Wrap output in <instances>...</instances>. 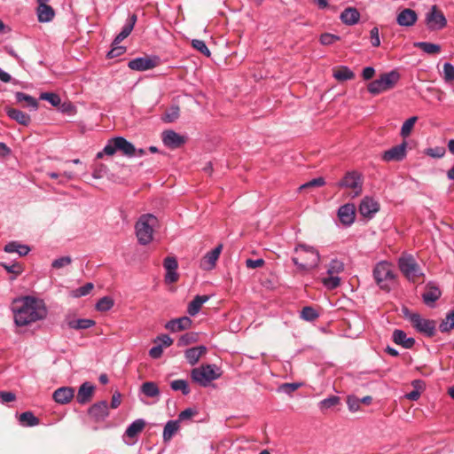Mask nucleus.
I'll use <instances>...</instances> for the list:
<instances>
[{
    "label": "nucleus",
    "instance_id": "58836bf2",
    "mask_svg": "<svg viewBox=\"0 0 454 454\" xmlns=\"http://www.w3.org/2000/svg\"><path fill=\"white\" fill-rule=\"evenodd\" d=\"M141 392L147 397H156L160 395V389L156 383L146 381L141 386Z\"/></svg>",
    "mask_w": 454,
    "mask_h": 454
},
{
    "label": "nucleus",
    "instance_id": "e433bc0d",
    "mask_svg": "<svg viewBox=\"0 0 454 454\" xmlns=\"http://www.w3.org/2000/svg\"><path fill=\"white\" fill-rule=\"evenodd\" d=\"M179 429L178 420H168L163 429V440L168 442Z\"/></svg>",
    "mask_w": 454,
    "mask_h": 454
},
{
    "label": "nucleus",
    "instance_id": "1a4fd4ad",
    "mask_svg": "<svg viewBox=\"0 0 454 454\" xmlns=\"http://www.w3.org/2000/svg\"><path fill=\"white\" fill-rule=\"evenodd\" d=\"M343 270L344 263L338 259H333L328 265V276L322 279L324 286L329 290H333L338 287L340 284L339 274Z\"/></svg>",
    "mask_w": 454,
    "mask_h": 454
},
{
    "label": "nucleus",
    "instance_id": "473e14b6",
    "mask_svg": "<svg viewBox=\"0 0 454 454\" xmlns=\"http://www.w3.org/2000/svg\"><path fill=\"white\" fill-rule=\"evenodd\" d=\"M341 21L346 25H355L359 21L360 13L356 8H346L340 14Z\"/></svg>",
    "mask_w": 454,
    "mask_h": 454
},
{
    "label": "nucleus",
    "instance_id": "c03bdc74",
    "mask_svg": "<svg viewBox=\"0 0 454 454\" xmlns=\"http://www.w3.org/2000/svg\"><path fill=\"white\" fill-rule=\"evenodd\" d=\"M114 301L112 297L104 296L96 303V309L100 312H106L114 307Z\"/></svg>",
    "mask_w": 454,
    "mask_h": 454
},
{
    "label": "nucleus",
    "instance_id": "e2e57ef3",
    "mask_svg": "<svg viewBox=\"0 0 454 454\" xmlns=\"http://www.w3.org/2000/svg\"><path fill=\"white\" fill-rule=\"evenodd\" d=\"M360 403H361L360 398L354 396V395H350L348 397L347 404H348V410L350 411H352V412L357 411L360 408Z\"/></svg>",
    "mask_w": 454,
    "mask_h": 454
},
{
    "label": "nucleus",
    "instance_id": "4468645a",
    "mask_svg": "<svg viewBox=\"0 0 454 454\" xmlns=\"http://www.w3.org/2000/svg\"><path fill=\"white\" fill-rule=\"evenodd\" d=\"M161 138L163 144L171 149L178 148L185 143V137L172 129L165 130Z\"/></svg>",
    "mask_w": 454,
    "mask_h": 454
},
{
    "label": "nucleus",
    "instance_id": "9b49d317",
    "mask_svg": "<svg viewBox=\"0 0 454 454\" xmlns=\"http://www.w3.org/2000/svg\"><path fill=\"white\" fill-rule=\"evenodd\" d=\"M425 23L431 31L441 30L447 25V20L436 5H432L425 15Z\"/></svg>",
    "mask_w": 454,
    "mask_h": 454
},
{
    "label": "nucleus",
    "instance_id": "4c0bfd02",
    "mask_svg": "<svg viewBox=\"0 0 454 454\" xmlns=\"http://www.w3.org/2000/svg\"><path fill=\"white\" fill-rule=\"evenodd\" d=\"M67 325L71 329H88L95 325V321L92 319L80 318L70 320L67 322Z\"/></svg>",
    "mask_w": 454,
    "mask_h": 454
},
{
    "label": "nucleus",
    "instance_id": "de8ad7c7",
    "mask_svg": "<svg viewBox=\"0 0 454 454\" xmlns=\"http://www.w3.org/2000/svg\"><path fill=\"white\" fill-rule=\"evenodd\" d=\"M170 387L174 391H181L184 395H187L190 393V387L185 380H176L171 381Z\"/></svg>",
    "mask_w": 454,
    "mask_h": 454
},
{
    "label": "nucleus",
    "instance_id": "774afa93",
    "mask_svg": "<svg viewBox=\"0 0 454 454\" xmlns=\"http://www.w3.org/2000/svg\"><path fill=\"white\" fill-rule=\"evenodd\" d=\"M197 411L192 408H187L181 411L178 415V422L192 419Z\"/></svg>",
    "mask_w": 454,
    "mask_h": 454
},
{
    "label": "nucleus",
    "instance_id": "2f4dec72",
    "mask_svg": "<svg viewBox=\"0 0 454 454\" xmlns=\"http://www.w3.org/2000/svg\"><path fill=\"white\" fill-rule=\"evenodd\" d=\"M208 296L207 295H196L193 300L192 301L189 302L188 304V307H187V313L191 316V317H194L196 316L202 305L207 302L208 301Z\"/></svg>",
    "mask_w": 454,
    "mask_h": 454
},
{
    "label": "nucleus",
    "instance_id": "393cba45",
    "mask_svg": "<svg viewBox=\"0 0 454 454\" xmlns=\"http://www.w3.org/2000/svg\"><path fill=\"white\" fill-rule=\"evenodd\" d=\"M393 341L404 348H411L415 344V339L407 337V334L399 329H395L392 334Z\"/></svg>",
    "mask_w": 454,
    "mask_h": 454
},
{
    "label": "nucleus",
    "instance_id": "aec40b11",
    "mask_svg": "<svg viewBox=\"0 0 454 454\" xmlns=\"http://www.w3.org/2000/svg\"><path fill=\"white\" fill-rule=\"evenodd\" d=\"M355 206L353 204H345L340 207L338 210V217L344 225H351L355 221Z\"/></svg>",
    "mask_w": 454,
    "mask_h": 454
},
{
    "label": "nucleus",
    "instance_id": "4d7b16f0",
    "mask_svg": "<svg viewBox=\"0 0 454 454\" xmlns=\"http://www.w3.org/2000/svg\"><path fill=\"white\" fill-rule=\"evenodd\" d=\"M301 386L302 383L301 382L284 383L279 386L278 391L287 395H291L293 392L296 391Z\"/></svg>",
    "mask_w": 454,
    "mask_h": 454
},
{
    "label": "nucleus",
    "instance_id": "7ed1b4c3",
    "mask_svg": "<svg viewBox=\"0 0 454 454\" xmlns=\"http://www.w3.org/2000/svg\"><path fill=\"white\" fill-rule=\"evenodd\" d=\"M158 219L152 214L142 215L135 224L136 236L140 245H148L153 239Z\"/></svg>",
    "mask_w": 454,
    "mask_h": 454
},
{
    "label": "nucleus",
    "instance_id": "3c124183",
    "mask_svg": "<svg viewBox=\"0 0 454 454\" xmlns=\"http://www.w3.org/2000/svg\"><path fill=\"white\" fill-rule=\"evenodd\" d=\"M417 120H418L417 116H412V117H410L409 119H407L403 123L402 128H401V136L402 137H406L411 134Z\"/></svg>",
    "mask_w": 454,
    "mask_h": 454
},
{
    "label": "nucleus",
    "instance_id": "6e6d98bb",
    "mask_svg": "<svg viewBox=\"0 0 454 454\" xmlns=\"http://www.w3.org/2000/svg\"><path fill=\"white\" fill-rule=\"evenodd\" d=\"M179 116V107L177 106H171L163 115L162 120L165 122H173Z\"/></svg>",
    "mask_w": 454,
    "mask_h": 454
},
{
    "label": "nucleus",
    "instance_id": "412c9836",
    "mask_svg": "<svg viewBox=\"0 0 454 454\" xmlns=\"http://www.w3.org/2000/svg\"><path fill=\"white\" fill-rule=\"evenodd\" d=\"M89 414L98 421H102L108 417V403L101 401L94 403L89 410Z\"/></svg>",
    "mask_w": 454,
    "mask_h": 454
},
{
    "label": "nucleus",
    "instance_id": "f3484780",
    "mask_svg": "<svg viewBox=\"0 0 454 454\" xmlns=\"http://www.w3.org/2000/svg\"><path fill=\"white\" fill-rule=\"evenodd\" d=\"M163 266L166 270L165 281L168 284L175 283L178 280V274L176 272L178 264L175 257H167L164 260Z\"/></svg>",
    "mask_w": 454,
    "mask_h": 454
},
{
    "label": "nucleus",
    "instance_id": "dca6fc26",
    "mask_svg": "<svg viewBox=\"0 0 454 454\" xmlns=\"http://www.w3.org/2000/svg\"><path fill=\"white\" fill-rule=\"evenodd\" d=\"M222 250L223 245L219 244L213 250L207 252L201 260L200 268L205 270H210L214 269Z\"/></svg>",
    "mask_w": 454,
    "mask_h": 454
},
{
    "label": "nucleus",
    "instance_id": "c756f323",
    "mask_svg": "<svg viewBox=\"0 0 454 454\" xmlns=\"http://www.w3.org/2000/svg\"><path fill=\"white\" fill-rule=\"evenodd\" d=\"M6 114L12 120L24 126H27L31 121L30 116L19 109L7 107Z\"/></svg>",
    "mask_w": 454,
    "mask_h": 454
},
{
    "label": "nucleus",
    "instance_id": "f03ea898",
    "mask_svg": "<svg viewBox=\"0 0 454 454\" xmlns=\"http://www.w3.org/2000/svg\"><path fill=\"white\" fill-rule=\"evenodd\" d=\"M295 256L292 257V262L301 270H310L316 269L320 262V253L317 247L305 244L298 243L294 248Z\"/></svg>",
    "mask_w": 454,
    "mask_h": 454
},
{
    "label": "nucleus",
    "instance_id": "69168bd1",
    "mask_svg": "<svg viewBox=\"0 0 454 454\" xmlns=\"http://www.w3.org/2000/svg\"><path fill=\"white\" fill-rule=\"evenodd\" d=\"M4 270L9 273H13L16 276L20 275L22 272V267L18 263L13 264H7V263H2L1 264Z\"/></svg>",
    "mask_w": 454,
    "mask_h": 454
},
{
    "label": "nucleus",
    "instance_id": "c85d7f7f",
    "mask_svg": "<svg viewBox=\"0 0 454 454\" xmlns=\"http://www.w3.org/2000/svg\"><path fill=\"white\" fill-rule=\"evenodd\" d=\"M93 391H94V386H92L89 382H84L79 387V390H78V393L76 395L77 402L81 404H84V403H88L92 396Z\"/></svg>",
    "mask_w": 454,
    "mask_h": 454
},
{
    "label": "nucleus",
    "instance_id": "8fccbe9b",
    "mask_svg": "<svg viewBox=\"0 0 454 454\" xmlns=\"http://www.w3.org/2000/svg\"><path fill=\"white\" fill-rule=\"evenodd\" d=\"M319 317L317 311L312 307L306 306L301 311V318L305 321H314Z\"/></svg>",
    "mask_w": 454,
    "mask_h": 454
},
{
    "label": "nucleus",
    "instance_id": "6ab92c4d",
    "mask_svg": "<svg viewBox=\"0 0 454 454\" xmlns=\"http://www.w3.org/2000/svg\"><path fill=\"white\" fill-rule=\"evenodd\" d=\"M418 20V14L410 8L402 10L396 16V22L401 27H412Z\"/></svg>",
    "mask_w": 454,
    "mask_h": 454
},
{
    "label": "nucleus",
    "instance_id": "b1692460",
    "mask_svg": "<svg viewBox=\"0 0 454 454\" xmlns=\"http://www.w3.org/2000/svg\"><path fill=\"white\" fill-rule=\"evenodd\" d=\"M206 352L207 348L203 345L193 347L184 351V357L189 364L195 365Z\"/></svg>",
    "mask_w": 454,
    "mask_h": 454
},
{
    "label": "nucleus",
    "instance_id": "603ef678",
    "mask_svg": "<svg viewBox=\"0 0 454 454\" xmlns=\"http://www.w3.org/2000/svg\"><path fill=\"white\" fill-rule=\"evenodd\" d=\"M442 78L446 83H451L454 81V66L451 63L443 64Z\"/></svg>",
    "mask_w": 454,
    "mask_h": 454
},
{
    "label": "nucleus",
    "instance_id": "37998d69",
    "mask_svg": "<svg viewBox=\"0 0 454 454\" xmlns=\"http://www.w3.org/2000/svg\"><path fill=\"white\" fill-rule=\"evenodd\" d=\"M454 328V309L449 311L445 318L442 321L439 325V329L442 333H448Z\"/></svg>",
    "mask_w": 454,
    "mask_h": 454
},
{
    "label": "nucleus",
    "instance_id": "c9c22d12",
    "mask_svg": "<svg viewBox=\"0 0 454 454\" xmlns=\"http://www.w3.org/2000/svg\"><path fill=\"white\" fill-rule=\"evenodd\" d=\"M333 77L340 82L352 80L355 73L348 67L341 66L339 69L333 71Z\"/></svg>",
    "mask_w": 454,
    "mask_h": 454
},
{
    "label": "nucleus",
    "instance_id": "5fc2aeb1",
    "mask_svg": "<svg viewBox=\"0 0 454 454\" xmlns=\"http://www.w3.org/2000/svg\"><path fill=\"white\" fill-rule=\"evenodd\" d=\"M192 46L206 57H209L211 54L209 49L203 40L193 39L192 41Z\"/></svg>",
    "mask_w": 454,
    "mask_h": 454
},
{
    "label": "nucleus",
    "instance_id": "20e7f679",
    "mask_svg": "<svg viewBox=\"0 0 454 454\" xmlns=\"http://www.w3.org/2000/svg\"><path fill=\"white\" fill-rule=\"evenodd\" d=\"M400 78L401 75L397 70L381 74L378 79L371 82L367 85V90L373 96L379 95L395 88Z\"/></svg>",
    "mask_w": 454,
    "mask_h": 454
},
{
    "label": "nucleus",
    "instance_id": "6e6552de",
    "mask_svg": "<svg viewBox=\"0 0 454 454\" xmlns=\"http://www.w3.org/2000/svg\"><path fill=\"white\" fill-rule=\"evenodd\" d=\"M412 326L420 333L427 337H432L435 333L436 324L434 320L422 317L418 313H405Z\"/></svg>",
    "mask_w": 454,
    "mask_h": 454
},
{
    "label": "nucleus",
    "instance_id": "72a5a7b5",
    "mask_svg": "<svg viewBox=\"0 0 454 454\" xmlns=\"http://www.w3.org/2000/svg\"><path fill=\"white\" fill-rule=\"evenodd\" d=\"M4 250L6 253H17L19 255L24 256L30 252V247L17 241H12L4 246Z\"/></svg>",
    "mask_w": 454,
    "mask_h": 454
},
{
    "label": "nucleus",
    "instance_id": "a878e982",
    "mask_svg": "<svg viewBox=\"0 0 454 454\" xmlns=\"http://www.w3.org/2000/svg\"><path fill=\"white\" fill-rule=\"evenodd\" d=\"M441 295L442 292L437 286L428 284L426 292L422 294V299L426 305L432 306Z\"/></svg>",
    "mask_w": 454,
    "mask_h": 454
},
{
    "label": "nucleus",
    "instance_id": "2eb2a0df",
    "mask_svg": "<svg viewBox=\"0 0 454 454\" xmlns=\"http://www.w3.org/2000/svg\"><path fill=\"white\" fill-rule=\"evenodd\" d=\"M379 210L378 201L371 197H364L359 205V212L364 217L372 218Z\"/></svg>",
    "mask_w": 454,
    "mask_h": 454
},
{
    "label": "nucleus",
    "instance_id": "864d4df0",
    "mask_svg": "<svg viewBox=\"0 0 454 454\" xmlns=\"http://www.w3.org/2000/svg\"><path fill=\"white\" fill-rule=\"evenodd\" d=\"M40 99L48 101L52 106H59L61 103L60 97L53 92H43Z\"/></svg>",
    "mask_w": 454,
    "mask_h": 454
},
{
    "label": "nucleus",
    "instance_id": "0eeeda50",
    "mask_svg": "<svg viewBox=\"0 0 454 454\" xmlns=\"http://www.w3.org/2000/svg\"><path fill=\"white\" fill-rule=\"evenodd\" d=\"M398 267L405 278L413 283L422 279L425 276L420 266L411 254H405L399 258Z\"/></svg>",
    "mask_w": 454,
    "mask_h": 454
},
{
    "label": "nucleus",
    "instance_id": "09e8293b",
    "mask_svg": "<svg viewBox=\"0 0 454 454\" xmlns=\"http://www.w3.org/2000/svg\"><path fill=\"white\" fill-rule=\"evenodd\" d=\"M199 335L197 333H186L183 334L177 341L178 347H184L187 345H190L192 343H194L198 340Z\"/></svg>",
    "mask_w": 454,
    "mask_h": 454
},
{
    "label": "nucleus",
    "instance_id": "5701e85b",
    "mask_svg": "<svg viewBox=\"0 0 454 454\" xmlns=\"http://www.w3.org/2000/svg\"><path fill=\"white\" fill-rule=\"evenodd\" d=\"M137 15L131 14L129 16L125 25L122 27L121 32L115 36L114 40V44H119L121 41H123L125 38H127L131 31L134 28V26L137 22Z\"/></svg>",
    "mask_w": 454,
    "mask_h": 454
},
{
    "label": "nucleus",
    "instance_id": "052dcab7",
    "mask_svg": "<svg viewBox=\"0 0 454 454\" xmlns=\"http://www.w3.org/2000/svg\"><path fill=\"white\" fill-rule=\"evenodd\" d=\"M71 262H72V258L70 256H62L58 259H55L51 262V267L54 269H61V268L70 265Z\"/></svg>",
    "mask_w": 454,
    "mask_h": 454
},
{
    "label": "nucleus",
    "instance_id": "cd10ccee",
    "mask_svg": "<svg viewBox=\"0 0 454 454\" xmlns=\"http://www.w3.org/2000/svg\"><path fill=\"white\" fill-rule=\"evenodd\" d=\"M36 14L39 22L46 23L53 20L55 12L49 4H39L36 9Z\"/></svg>",
    "mask_w": 454,
    "mask_h": 454
},
{
    "label": "nucleus",
    "instance_id": "f8f14e48",
    "mask_svg": "<svg viewBox=\"0 0 454 454\" xmlns=\"http://www.w3.org/2000/svg\"><path fill=\"white\" fill-rule=\"evenodd\" d=\"M160 64L158 56H146L133 59L129 61L128 67L135 71H147L156 67Z\"/></svg>",
    "mask_w": 454,
    "mask_h": 454
},
{
    "label": "nucleus",
    "instance_id": "7c9ffc66",
    "mask_svg": "<svg viewBox=\"0 0 454 454\" xmlns=\"http://www.w3.org/2000/svg\"><path fill=\"white\" fill-rule=\"evenodd\" d=\"M15 99L17 103H24L23 106L27 107L31 111H36L38 108L37 100L26 93L17 91L15 93Z\"/></svg>",
    "mask_w": 454,
    "mask_h": 454
},
{
    "label": "nucleus",
    "instance_id": "79ce46f5",
    "mask_svg": "<svg viewBox=\"0 0 454 454\" xmlns=\"http://www.w3.org/2000/svg\"><path fill=\"white\" fill-rule=\"evenodd\" d=\"M414 46L422 50L427 54H435L441 51L440 45L433 43L418 42L414 43Z\"/></svg>",
    "mask_w": 454,
    "mask_h": 454
},
{
    "label": "nucleus",
    "instance_id": "ea45409f",
    "mask_svg": "<svg viewBox=\"0 0 454 454\" xmlns=\"http://www.w3.org/2000/svg\"><path fill=\"white\" fill-rule=\"evenodd\" d=\"M19 421L24 427H35L39 424V419L31 411L22 412Z\"/></svg>",
    "mask_w": 454,
    "mask_h": 454
},
{
    "label": "nucleus",
    "instance_id": "680f3d73",
    "mask_svg": "<svg viewBox=\"0 0 454 454\" xmlns=\"http://www.w3.org/2000/svg\"><path fill=\"white\" fill-rule=\"evenodd\" d=\"M425 153L432 158L440 159L444 156L445 149L444 147L436 146L434 148H427Z\"/></svg>",
    "mask_w": 454,
    "mask_h": 454
},
{
    "label": "nucleus",
    "instance_id": "f257e3e1",
    "mask_svg": "<svg viewBox=\"0 0 454 454\" xmlns=\"http://www.w3.org/2000/svg\"><path fill=\"white\" fill-rule=\"evenodd\" d=\"M12 310L17 326H27L43 320L48 313L44 301L31 295L15 299Z\"/></svg>",
    "mask_w": 454,
    "mask_h": 454
},
{
    "label": "nucleus",
    "instance_id": "0e129e2a",
    "mask_svg": "<svg viewBox=\"0 0 454 454\" xmlns=\"http://www.w3.org/2000/svg\"><path fill=\"white\" fill-rule=\"evenodd\" d=\"M126 51V48L123 46H119L118 44H114L112 49L107 52L108 59H114L122 55Z\"/></svg>",
    "mask_w": 454,
    "mask_h": 454
},
{
    "label": "nucleus",
    "instance_id": "4be33fe9",
    "mask_svg": "<svg viewBox=\"0 0 454 454\" xmlns=\"http://www.w3.org/2000/svg\"><path fill=\"white\" fill-rule=\"evenodd\" d=\"M74 390L71 387H61L52 395L53 400L60 404L68 403L74 397Z\"/></svg>",
    "mask_w": 454,
    "mask_h": 454
},
{
    "label": "nucleus",
    "instance_id": "39448f33",
    "mask_svg": "<svg viewBox=\"0 0 454 454\" xmlns=\"http://www.w3.org/2000/svg\"><path fill=\"white\" fill-rule=\"evenodd\" d=\"M221 369L215 364H203L191 372L192 380L201 387H207L211 381L219 379Z\"/></svg>",
    "mask_w": 454,
    "mask_h": 454
},
{
    "label": "nucleus",
    "instance_id": "49530a36",
    "mask_svg": "<svg viewBox=\"0 0 454 454\" xmlns=\"http://www.w3.org/2000/svg\"><path fill=\"white\" fill-rule=\"evenodd\" d=\"M94 285L92 283H86L84 286L74 289L70 292V296L73 298H80L88 295L92 289Z\"/></svg>",
    "mask_w": 454,
    "mask_h": 454
},
{
    "label": "nucleus",
    "instance_id": "13d9d810",
    "mask_svg": "<svg viewBox=\"0 0 454 454\" xmlns=\"http://www.w3.org/2000/svg\"><path fill=\"white\" fill-rule=\"evenodd\" d=\"M421 383L422 382L420 380H413L412 386L414 387L415 389H413L410 393H407L405 395V397L411 401H417L420 396V391L419 388L420 387Z\"/></svg>",
    "mask_w": 454,
    "mask_h": 454
},
{
    "label": "nucleus",
    "instance_id": "bb28decb",
    "mask_svg": "<svg viewBox=\"0 0 454 454\" xmlns=\"http://www.w3.org/2000/svg\"><path fill=\"white\" fill-rule=\"evenodd\" d=\"M116 147L118 151L121 152L123 155L132 158L136 154V147L132 143L128 141L123 137H116Z\"/></svg>",
    "mask_w": 454,
    "mask_h": 454
},
{
    "label": "nucleus",
    "instance_id": "ddd939ff",
    "mask_svg": "<svg viewBox=\"0 0 454 454\" xmlns=\"http://www.w3.org/2000/svg\"><path fill=\"white\" fill-rule=\"evenodd\" d=\"M406 142L391 147L389 150L385 151L382 155V160L386 162L401 161L406 157Z\"/></svg>",
    "mask_w": 454,
    "mask_h": 454
},
{
    "label": "nucleus",
    "instance_id": "9d476101",
    "mask_svg": "<svg viewBox=\"0 0 454 454\" xmlns=\"http://www.w3.org/2000/svg\"><path fill=\"white\" fill-rule=\"evenodd\" d=\"M340 188L352 189V197H356L361 194L363 189L362 176L356 171H348L345 174L343 178L336 184Z\"/></svg>",
    "mask_w": 454,
    "mask_h": 454
},
{
    "label": "nucleus",
    "instance_id": "a18cd8bd",
    "mask_svg": "<svg viewBox=\"0 0 454 454\" xmlns=\"http://www.w3.org/2000/svg\"><path fill=\"white\" fill-rule=\"evenodd\" d=\"M340 403V397L337 395H331L323 399L318 403V407L321 411L325 412L327 410L336 406Z\"/></svg>",
    "mask_w": 454,
    "mask_h": 454
},
{
    "label": "nucleus",
    "instance_id": "423d86ee",
    "mask_svg": "<svg viewBox=\"0 0 454 454\" xmlns=\"http://www.w3.org/2000/svg\"><path fill=\"white\" fill-rule=\"evenodd\" d=\"M373 277L378 286L385 291H389L395 283V274L393 266L382 261L376 264L373 269Z\"/></svg>",
    "mask_w": 454,
    "mask_h": 454
},
{
    "label": "nucleus",
    "instance_id": "f704fd0d",
    "mask_svg": "<svg viewBox=\"0 0 454 454\" xmlns=\"http://www.w3.org/2000/svg\"><path fill=\"white\" fill-rule=\"evenodd\" d=\"M145 426V422L144 419H136L127 427L125 434L129 438H134L144 429Z\"/></svg>",
    "mask_w": 454,
    "mask_h": 454
},
{
    "label": "nucleus",
    "instance_id": "338daca9",
    "mask_svg": "<svg viewBox=\"0 0 454 454\" xmlns=\"http://www.w3.org/2000/svg\"><path fill=\"white\" fill-rule=\"evenodd\" d=\"M371 43L373 47L380 45L379 28L374 27L370 31Z\"/></svg>",
    "mask_w": 454,
    "mask_h": 454
},
{
    "label": "nucleus",
    "instance_id": "bf43d9fd",
    "mask_svg": "<svg viewBox=\"0 0 454 454\" xmlns=\"http://www.w3.org/2000/svg\"><path fill=\"white\" fill-rule=\"evenodd\" d=\"M340 39V37L337 35L325 33L320 35L319 42L323 45H331Z\"/></svg>",
    "mask_w": 454,
    "mask_h": 454
},
{
    "label": "nucleus",
    "instance_id": "a19ab883",
    "mask_svg": "<svg viewBox=\"0 0 454 454\" xmlns=\"http://www.w3.org/2000/svg\"><path fill=\"white\" fill-rule=\"evenodd\" d=\"M116 137L109 139L101 152L97 153V159L103 158L104 155L113 156L117 151Z\"/></svg>",
    "mask_w": 454,
    "mask_h": 454
},
{
    "label": "nucleus",
    "instance_id": "a211bd4d",
    "mask_svg": "<svg viewBox=\"0 0 454 454\" xmlns=\"http://www.w3.org/2000/svg\"><path fill=\"white\" fill-rule=\"evenodd\" d=\"M192 321L189 317H181L171 319L165 325V328L172 333H177L187 330L192 326Z\"/></svg>",
    "mask_w": 454,
    "mask_h": 454
}]
</instances>
